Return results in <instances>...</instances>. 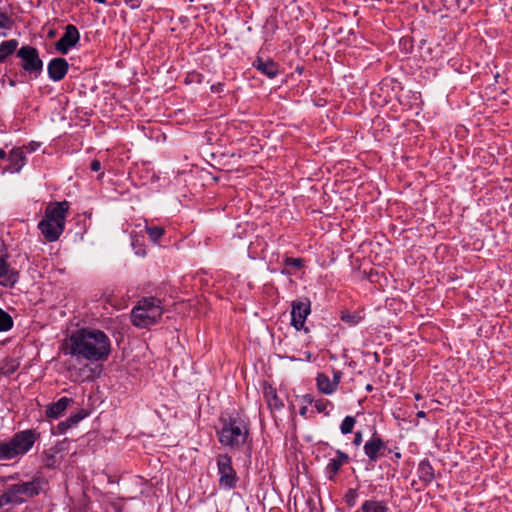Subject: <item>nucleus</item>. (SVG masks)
Wrapping results in <instances>:
<instances>
[{
	"mask_svg": "<svg viewBox=\"0 0 512 512\" xmlns=\"http://www.w3.org/2000/svg\"><path fill=\"white\" fill-rule=\"evenodd\" d=\"M87 412L84 409L79 410L78 412L72 414L65 421L60 422L58 424V429L61 433L66 432L69 428L78 424L81 420H83L87 416Z\"/></svg>",
	"mask_w": 512,
	"mask_h": 512,
	"instance_id": "20",
	"label": "nucleus"
},
{
	"mask_svg": "<svg viewBox=\"0 0 512 512\" xmlns=\"http://www.w3.org/2000/svg\"><path fill=\"white\" fill-rule=\"evenodd\" d=\"M69 65L64 58H53L47 65L48 76L51 80L61 81L67 74Z\"/></svg>",
	"mask_w": 512,
	"mask_h": 512,
	"instance_id": "11",
	"label": "nucleus"
},
{
	"mask_svg": "<svg viewBox=\"0 0 512 512\" xmlns=\"http://www.w3.org/2000/svg\"><path fill=\"white\" fill-rule=\"evenodd\" d=\"M357 497H358L357 490L349 489L344 496L345 503L349 507H353L356 504Z\"/></svg>",
	"mask_w": 512,
	"mask_h": 512,
	"instance_id": "28",
	"label": "nucleus"
},
{
	"mask_svg": "<svg viewBox=\"0 0 512 512\" xmlns=\"http://www.w3.org/2000/svg\"><path fill=\"white\" fill-rule=\"evenodd\" d=\"M341 320L350 325H356L361 321V316L359 314L347 312L342 314Z\"/></svg>",
	"mask_w": 512,
	"mask_h": 512,
	"instance_id": "27",
	"label": "nucleus"
},
{
	"mask_svg": "<svg viewBox=\"0 0 512 512\" xmlns=\"http://www.w3.org/2000/svg\"><path fill=\"white\" fill-rule=\"evenodd\" d=\"M336 455L337 456L335 458L329 459L328 464L326 466V473L330 480H332L334 478V476L339 472L341 467L344 464L348 463V461H349L348 454H346L340 450L336 451Z\"/></svg>",
	"mask_w": 512,
	"mask_h": 512,
	"instance_id": "14",
	"label": "nucleus"
},
{
	"mask_svg": "<svg viewBox=\"0 0 512 512\" xmlns=\"http://www.w3.org/2000/svg\"><path fill=\"white\" fill-rule=\"evenodd\" d=\"M264 397L271 409L280 410L284 406L277 395L276 389L270 385L264 387Z\"/></svg>",
	"mask_w": 512,
	"mask_h": 512,
	"instance_id": "18",
	"label": "nucleus"
},
{
	"mask_svg": "<svg viewBox=\"0 0 512 512\" xmlns=\"http://www.w3.org/2000/svg\"><path fill=\"white\" fill-rule=\"evenodd\" d=\"M16 55L20 59V66L25 73L33 78L40 76L44 63L40 58L39 51L35 47L23 45L17 50Z\"/></svg>",
	"mask_w": 512,
	"mask_h": 512,
	"instance_id": "7",
	"label": "nucleus"
},
{
	"mask_svg": "<svg viewBox=\"0 0 512 512\" xmlns=\"http://www.w3.org/2000/svg\"><path fill=\"white\" fill-rule=\"evenodd\" d=\"M13 327L12 317L0 308V331H8Z\"/></svg>",
	"mask_w": 512,
	"mask_h": 512,
	"instance_id": "24",
	"label": "nucleus"
},
{
	"mask_svg": "<svg viewBox=\"0 0 512 512\" xmlns=\"http://www.w3.org/2000/svg\"><path fill=\"white\" fill-rule=\"evenodd\" d=\"M69 353L77 359L88 361L106 360L111 351L109 337L98 329H79L71 334L67 342Z\"/></svg>",
	"mask_w": 512,
	"mask_h": 512,
	"instance_id": "1",
	"label": "nucleus"
},
{
	"mask_svg": "<svg viewBox=\"0 0 512 512\" xmlns=\"http://www.w3.org/2000/svg\"><path fill=\"white\" fill-rule=\"evenodd\" d=\"M146 233L148 234L149 238L153 242H157L163 235H164V228L161 226H153L150 227L148 225L145 226Z\"/></svg>",
	"mask_w": 512,
	"mask_h": 512,
	"instance_id": "23",
	"label": "nucleus"
},
{
	"mask_svg": "<svg viewBox=\"0 0 512 512\" xmlns=\"http://www.w3.org/2000/svg\"><path fill=\"white\" fill-rule=\"evenodd\" d=\"M314 406L318 412H324L326 410L327 403L320 400V401H316Z\"/></svg>",
	"mask_w": 512,
	"mask_h": 512,
	"instance_id": "33",
	"label": "nucleus"
},
{
	"mask_svg": "<svg viewBox=\"0 0 512 512\" xmlns=\"http://www.w3.org/2000/svg\"><path fill=\"white\" fill-rule=\"evenodd\" d=\"M41 490V482L38 479L12 484L6 487L1 500L4 503H23L28 498L38 495Z\"/></svg>",
	"mask_w": 512,
	"mask_h": 512,
	"instance_id": "6",
	"label": "nucleus"
},
{
	"mask_svg": "<svg viewBox=\"0 0 512 512\" xmlns=\"http://www.w3.org/2000/svg\"><path fill=\"white\" fill-rule=\"evenodd\" d=\"M40 438V432L33 428L16 432L10 439L0 442V461L21 459L32 450Z\"/></svg>",
	"mask_w": 512,
	"mask_h": 512,
	"instance_id": "3",
	"label": "nucleus"
},
{
	"mask_svg": "<svg viewBox=\"0 0 512 512\" xmlns=\"http://www.w3.org/2000/svg\"><path fill=\"white\" fill-rule=\"evenodd\" d=\"M70 204L64 200L50 203L44 212L43 218L38 223V229L48 242L57 241L65 228V221Z\"/></svg>",
	"mask_w": 512,
	"mask_h": 512,
	"instance_id": "2",
	"label": "nucleus"
},
{
	"mask_svg": "<svg viewBox=\"0 0 512 512\" xmlns=\"http://www.w3.org/2000/svg\"><path fill=\"white\" fill-rule=\"evenodd\" d=\"M101 162L97 159L93 160L91 162V165H90V169L93 171V172H98L101 170Z\"/></svg>",
	"mask_w": 512,
	"mask_h": 512,
	"instance_id": "31",
	"label": "nucleus"
},
{
	"mask_svg": "<svg viewBox=\"0 0 512 512\" xmlns=\"http://www.w3.org/2000/svg\"><path fill=\"white\" fill-rule=\"evenodd\" d=\"M217 469L220 487L225 490L235 488L238 482V477L232 466V458L228 454H219L217 456Z\"/></svg>",
	"mask_w": 512,
	"mask_h": 512,
	"instance_id": "8",
	"label": "nucleus"
},
{
	"mask_svg": "<svg viewBox=\"0 0 512 512\" xmlns=\"http://www.w3.org/2000/svg\"><path fill=\"white\" fill-rule=\"evenodd\" d=\"M310 307V301L307 299L294 301L292 303L291 324L295 327L296 330H301L304 328L306 318L311 312Z\"/></svg>",
	"mask_w": 512,
	"mask_h": 512,
	"instance_id": "9",
	"label": "nucleus"
},
{
	"mask_svg": "<svg viewBox=\"0 0 512 512\" xmlns=\"http://www.w3.org/2000/svg\"><path fill=\"white\" fill-rule=\"evenodd\" d=\"M25 163L24 152L17 148L13 149L9 153V165L5 168V171L10 173H17L21 170Z\"/></svg>",
	"mask_w": 512,
	"mask_h": 512,
	"instance_id": "16",
	"label": "nucleus"
},
{
	"mask_svg": "<svg viewBox=\"0 0 512 512\" xmlns=\"http://www.w3.org/2000/svg\"><path fill=\"white\" fill-rule=\"evenodd\" d=\"M358 512V511H357Z\"/></svg>",
	"mask_w": 512,
	"mask_h": 512,
	"instance_id": "42",
	"label": "nucleus"
},
{
	"mask_svg": "<svg viewBox=\"0 0 512 512\" xmlns=\"http://www.w3.org/2000/svg\"><path fill=\"white\" fill-rule=\"evenodd\" d=\"M80 40V33L76 26L69 24L65 27L62 37L56 42L55 48L61 54H67L69 50L76 46Z\"/></svg>",
	"mask_w": 512,
	"mask_h": 512,
	"instance_id": "10",
	"label": "nucleus"
},
{
	"mask_svg": "<svg viewBox=\"0 0 512 512\" xmlns=\"http://www.w3.org/2000/svg\"><path fill=\"white\" fill-rule=\"evenodd\" d=\"M316 382L319 391L324 394L330 395L336 391L335 383H332L329 377L324 373L317 375Z\"/></svg>",
	"mask_w": 512,
	"mask_h": 512,
	"instance_id": "22",
	"label": "nucleus"
},
{
	"mask_svg": "<svg viewBox=\"0 0 512 512\" xmlns=\"http://www.w3.org/2000/svg\"><path fill=\"white\" fill-rule=\"evenodd\" d=\"M285 264L295 268H300L302 267V260L300 258H286Z\"/></svg>",
	"mask_w": 512,
	"mask_h": 512,
	"instance_id": "29",
	"label": "nucleus"
},
{
	"mask_svg": "<svg viewBox=\"0 0 512 512\" xmlns=\"http://www.w3.org/2000/svg\"><path fill=\"white\" fill-rule=\"evenodd\" d=\"M341 378H342V372L341 371H334L333 372V380L332 383H335V388L337 389L338 388V385L341 381Z\"/></svg>",
	"mask_w": 512,
	"mask_h": 512,
	"instance_id": "30",
	"label": "nucleus"
},
{
	"mask_svg": "<svg viewBox=\"0 0 512 512\" xmlns=\"http://www.w3.org/2000/svg\"><path fill=\"white\" fill-rule=\"evenodd\" d=\"M223 87H224V84L221 82H218L216 84H213L210 89L213 93H221L223 91Z\"/></svg>",
	"mask_w": 512,
	"mask_h": 512,
	"instance_id": "32",
	"label": "nucleus"
},
{
	"mask_svg": "<svg viewBox=\"0 0 512 512\" xmlns=\"http://www.w3.org/2000/svg\"><path fill=\"white\" fill-rule=\"evenodd\" d=\"M253 67L257 69L260 73L266 75L269 78H274L278 74V65L271 59H263L261 57H257L253 61Z\"/></svg>",
	"mask_w": 512,
	"mask_h": 512,
	"instance_id": "13",
	"label": "nucleus"
},
{
	"mask_svg": "<svg viewBox=\"0 0 512 512\" xmlns=\"http://www.w3.org/2000/svg\"><path fill=\"white\" fill-rule=\"evenodd\" d=\"M249 436V426L245 419L229 417L222 420L218 431L219 442L226 447L235 448L245 444Z\"/></svg>",
	"mask_w": 512,
	"mask_h": 512,
	"instance_id": "4",
	"label": "nucleus"
},
{
	"mask_svg": "<svg viewBox=\"0 0 512 512\" xmlns=\"http://www.w3.org/2000/svg\"><path fill=\"white\" fill-rule=\"evenodd\" d=\"M415 398H416V400H419V399H421V395L420 394H416Z\"/></svg>",
	"mask_w": 512,
	"mask_h": 512,
	"instance_id": "40",
	"label": "nucleus"
},
{
	"mask_svg": "<svg viewBox=\"0 0 512 512\" xmlns=\"http://www.w3.org/2000/svg\"><path fill=\"white\" fill-rule=\"evenodd\" d=\"M94 1H95V2H97V3L103 4V3H105L107 0H94Z\"/></svg>",
	"mask_w": 512,
	"mask_h": 512,
	"instance_id": "38",
	"label": "nucleus"
},
{
	"mask_svg": "<svg viewBox=\"0 0 512 512\" xmlns=\"http://www.w3.org/2000/svg\"><path fill=\"white\" fill-rule=\"evenodd\" d=\"M355 423H356V420L353 416H346L340 425L341 433L342 434L351 433L353 431Z\"/></svg>",
	"mask_w": 512,
	"mask_h": 512,
	"instance_id": "25",
	"label": "nucleus"
},
{
	"mask_svg": "<svg viewBox=\"0 0 512 512\" xmlns=\"http://www.w3.org/2000/svg\"><path fill=\"white\" fill-rule=\"evenodd\" d=\"M163 309L161 301L155 297L143 298L131 312V321L138 328H147L157 323Z\"/></svg>",
	"mask_w": 512,
	"mask_h": 512,
	"instance_id": "5",
	"label": "nucleus"
},
{
	"mask_svg": "<svg viewBox=\"0 0 512 512\" xmlns=\"http://www.w3.org/2000/svg\"><path fill=\"white\" fill-rule=\"evenodd\" d=\"M417 474L420 481L424 482L425 484H430L435 479L434 469L430 462L426 459L420 461L417 468Z\"/></svg>",
	"mask_w": 512,
	"mask_h": 512,
	"instance_id": "17",
	"label": "nucleus"
},
{
	"mask_svg": "<svg viewBox=\"0 0 512 512\" xmlns=\"http://www.w3.org/2000/svg\"><path fill=\"white\" fill-rule=\"evenodd\" d=\"M72 402L71 398L62 397L57 402L51 403L47 406L46 416L52 419H58L62 416L69 404Z\"/></svg>",
	"mask_w": 512,
	"mask_h": 512,
	"instance_id": "15",
	"label": "nucleus"
},
{
	"mask_svg": "<svg viewBox=\"0 0 512 512\" xmlns=\"http://www.w3.org/2000/svg\"><path fill=\"white\" fill-rule=\"evenodd\" d=\"M11 86H14L15 85V82L14 81H11L10 82Z\"/></svg>",
	"mask_w": 512,
	"mask_h": 512,
	"instance_id": "41",
	"label": "nucleus"
},
{
	"mask_svg": "<svg viewBox=\"0 0 512 512\" xmlns=\"http://www.w3.org/2000/svg\"><path fill=\"white\" fill-rule=\"evenodd\" d=\"M366 389H367L368 391H371V390H372V385L368 384V385H367V387H366Z\"/></svg>",
	"mask_w": 512,
	"mask_h": 512,
	"instance_id": "39",
	"label": "nucleus"
},
{
	"mask_svg": "<svg viewBox=\"0 0 512 512\" xmlns=\"http://www.w3.org/2000/svg\"><path fill=\"white\" fill-rule=\"evenodd\" d=\"M360 510L361 512H389V507L385 501L370 499L362 503Z\"/></svg>",
	"mask_w": 512,
	"mask_h": 512,
	"instance_id": "19",
	"label": "nucleus"
},
{
	"mask_svg": "<svg viewBox=\"0 0 512 512\" xmlns=\"http://www.w3.org/2000/svg\"><path fill=\"white\" fill-rule=\"evenodd\" d=\"M13 25V19L6 12L0 11V29L11 30Z\"/></svg>",
	"mask_w": 512,
	"mask_h": 512,
	"instance_id": "26",
	"label": "nucleus"
},
{
	"mask_svg": "<svg viewBox=\"0 0 512 512\" xmlns=\"http://www.w3.org/2000/svg\"><path fill=\"white\" fill-rule=\"evenodd\" d=\"M426 416V413L424 411L417 412V417L424 418Z\"/></svg>",
	"mask_w": 512,
	"mask_h": 512,
	"instance_id": "36",
	"label": "nucleus"
},
{
	"mask_svg": "<svg viewBox=\"0 0 512 512\" xmlns=\"http://www.w3.org/2000/svg\"><path fill=\"white\" fill-rule=\"evenodd\" d=\"M18 41L16 39L6 40L0 43V63L6 62L13 53H17Z\"/></svg>",
	"mask_w": 512,
	"mask_h": 512,
	"instance_id": "21",
	"label": "nucleus"
},
{
	"mask_svg": "<svg viewBox=\"0 0 512 512\" xmlns=\"http://www.w3.org/2000/svg\"><path fill=\"white\" fill-rule=\"evenodd\" d=\"M5 156H6L5 151L3 149H0V159L5 158Z\"/></svg>",
	"mask_w": 512,
	"mask_h": 512,
	"instance_id": "37",
	"label": "nucleus"
},
{
	"mask_svg": "<svg viewBox=\"0 0 512 512\" xmlns=\"http://www.w3.org/2000/svg\"><path fill=\"white\" fill-rule=\"evenodd\" d=\"M362 442V433L360 431H357L354 436L353 444L355 446H359Z\"/></svg>",
	"mask_w": 512,
	"mask_h": 512,
	"instance_id": "34",
	"label": "nucleus"
},
{
	"mask_svg": "<svg viewBox=\"0 0 512 512\" xmlns=\"http://www.w3.org/2000/svg\"><path fill=\"white\" fill-rule=\"evenodd\" d=\"M126 3H130L132 8L138 7L140 5L139 0H125Z\"/></svg>",
	"mask_w": 512,
	"mask_h": 512,
	"instance_id": "35",
	"label": "nucleus"
},
{
	"mask_svg": "<svg viewBox=\"0 0 512 512\" xmlns=\"http://www.w3.org/2000/svg\"><path fill=\"white\" fill-rule=\"evenodd\" d=\"M363 448L369 461L375 463L380 459L382 451L385 448V443L380 437L373 435L368 441H366Z\"/></svg>",
	"mask_w": 512,
	"mask_h": 512,
	"instance_id": "12",
	"label": "nucleus"
}]
</instances>
